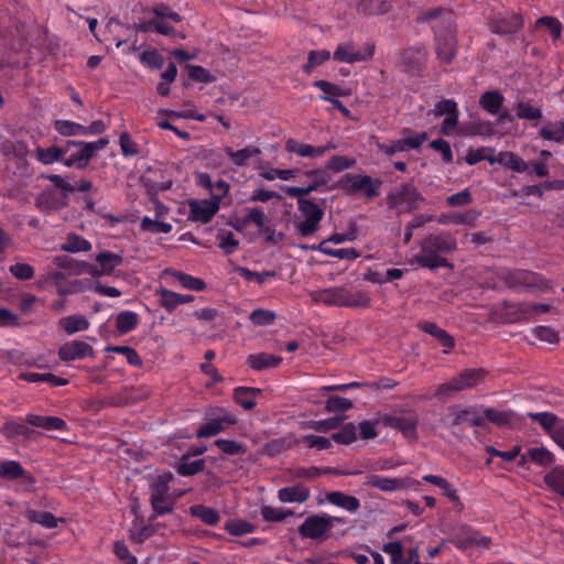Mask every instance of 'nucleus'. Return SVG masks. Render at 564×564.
I'll return each mask as SVG.
<instances>
[{"label": "nucleus", "mask_w": 564, "mask_h": 564, "mask_svg": "<svg viewBox=\"0 0 564 564\" xmlns=\"http://www.w3.org/2000/svg\"><path fill=\"white\" fill-rule=\"evenodd\" d=\"M540 135L549 141H555L557 143L564 140V121L552 122L544 126L540 130Z\"/></svg>", "instance_id": "603ef678"}, {"label": "nucleus", "mask_w": 564, "mask_h": 564, "mask_svg": "<svg viewBox=\"0 0 564 564\" xmlns=\"http://www.w3.org/2000/svg\"><path fill=\"white\" fill-rule=\"evenodd\" d=\"M90 249L91 243L76 234H69L66 242L61 246V250L66 252L89 251Z\"/></svg>", "instance_id": "864d4df0"}, {"label": "nucleus", "mask_w": 564, "mask_h": 564, "mask_svg": "<svg viewBox=\"0 0 564 564\" xmlns=\"http://www.w3.org/2000/svg\"><path fill=\"white\" fill-rule=\"evenodd\" d=\"M108 143L109 140L107 138H101L95 142L83 144L77 151L70 153L68 158L64 156L63 163L68 167L75 166L78 170H83L88 165L95 154L105 149Z\"/></svg>", "instance_id": "6e6552de"}, {"label": "nucleus", "mask_w": 564, "mask_h": 564, "mask_svg": "<svg viewBox=\"0 0 564 564\" xmlns=\"http://www.w3.org/2000/svg\"><path fill=\"white\" fill-rule=\"evenodd\" d=\"M25 518L33 523H39L47 529L57 527L58 519L48 511L26 510Z\"/></svg>", "instance_id": "a19ab883"}, {"label": "nucleus", "mask_w": 564, "mask_h": 564, "mask_svg": "<svg viewBox=\"0 0 564 564\" xmlns=\"http://www.w3.org/2000/svg\"><path fill=\"white\" fill-rule=\"evenodd\" d=\"M235 272L239 273L247 281H256L259 285L263 284L267 279L274 278L276 275V271L269 270L262 272H256L248 268L237 265L235 267Z\"/></svg>", "instance_id": "8fccbe9b"}, {"label": "nucleus", "mask_w": 564, "mask_h": 564, "mask_svg": "<svg viewBox=\"0 0 564 564\" xmlns=\"http://www.w3.org/2000/svg\"><path fill=\"white\" fill-rule=\"evenodd\" d=\"M93 355V347L82 340H73L70 343H66L58 349V357L63 361L84 359L85 357Z\"/></svg>", "instance_id": "dca6fc26"}, {"label": "nucleus", "mask_w": 564, "mask_h": 564, "mask_svg": "<svg viewBox=\"0 0 564 564\" xmlns=\"http://www.w3.org/2000/svg\"><path fill=\"white\" fill-rule=\"evenodd\" d=\"M382 183L381 178L347 173L337 183L333 184L330 188H340L348 195L362 193L370 200L380 194L379 189Z\"/></svg>", "instance_id": "f03ea898"}, {"label": "nucleus", "mask_w": 564, "mask_h": 564, "mask_svg": "<svg viewBox=\"0 0 564 564\" xmlns=\"http://www.w3.org/2000/svg\"><path fill=\"white\" fill-rule=\"evenodd\" d=\"M488 376V371L484 368H468L460 371L456 379L458 381L460 390L471 389L476 387L478 383L485 380Z\"/></svg>", "instance_id": "393cba45"}, {"label": "nucleus", "mask_w": 564, "mask_h": 564, "mask_svg": "<svg viewBox=\"0 0 564 564\" xmlns=\"http://www.w3.org/2000/svg\"><path fill=\"white\" fill-rule=\"evenodd\" d=\"M327 241L323 240L318 245H312V248H316L322 253L338 259L355 260L360 256V252L354 248L333 249L327 247Z\"/></svg>", "instance_id": "c9c22d12"}, {"label": "nucleus", "mask_w": 564, "mask_h": 564, "mask_svg": "<svg viewBox=\"0 0 564 564\" xmlns=\"http://www.w3.org/2000/svg\"><path fill=\"white\" fill-rule=\"evenodd\" d=\"M0 477L7 480L23 479L29 484L35 482V478L17 460H4L0 463Z\"/></svg>", "instance_id": "aec40b11"}, {"label": "nucleus", "mask_w": 564, "mask_h": 564, "mask_svg": "<svg viewBox=\"0 0 564 564\" xmlns=\"http://www.w3.org/2000/svg\"><path fill=\"white\" fill-rule=\"evenodd\" d=\"M499 279L511 289H524L528 291H544L547 283L541 275L527 270H507L498 274Z\"/></svg>", "instance_id": "20e7f679"}, {"label": "nucleus", "mask_w": 564, "mask_h": 564, "mask_svg": "<svg viewBox=\"0 0 564 564\" xmlns=\"http://www.w3.org/2000/svg\"><path fill=\"white\" fill-rule=\"evenodd\" d=\"M292 447V441L288 437L274 438L268 442L263 447V453L270 457L278 456L279 454Z\"/></svg>", "instance_id": "bf43d9fd"}, {"label": "nucleus", "mask_w": 564, "mask_h": 564, "mask_svg": "<svg viewBox=\"0 0 564 564\" xmlns=\"http://www.w3.org/2000/svg\"><path fill=\"white\" fill-rule=\"evenodd\" d=\"M217 238L220 240L218 247L223 249L227 256L234 253L239 247V240L235 238L231 231L219 229Z\"/></svg>", "instance_id": "13d9d810"}, {"label": "nucleus", "mask_w": 564, "mask_h": 564, "mask_svg": "<svg viewBox=\"0 0 564 564\" xmlns=\"http://www.w3.org/2000/svg\"><path fill=\"white\" fill-rule=\"evenodd\" d=\"M346 419V416H334L325 420H317V421H308L306 422V426L311 430H314L319 433H326L332 430L338 429L343 421Z\"/></svg>", "instance_id": "09e8293b"}, {"label": "nucleus", "mask_w": 564, "mask_h": 564, "mask_svg": "<svg viewBox=\"0 0 564 564\" xmlns=\"http://www.w3.org/2000/svg\"><path fill=\"white\" fill-rule=\"evenodd\" d=\"M166 273L173 275L185 289L193 291H203L206 288L205 281L199 278L175 270H166Z\"/></svg>", "instance_id": "ea45409f"}, {"label": "nucleus", "mask_w": 564, "mask_h": 564, "mask_svg": "<svg viewBox=\"0 0 564 564\" xmlns=\"http://www.w3.org/2000/svg\"><path fill=\"white\" fill-rule=\"evenodd\" d=\"M505 101L499 90H487L479 97V106L490 115H498Z\"/></svg>", "instance_id": "c85d7f7f"}, {"label": "nucleus", "mask_w": 564, "mask_h": 564, "mask_svg": "<svg viewBox=\"0 0 564 564\" xmlns=\"http://www.w3.org/2000/svg\"><path fill=\"white\" fill-rule=\"evenodd\" d=\"M381 423L387 427L400 431L410 441L417 440L419 417L414 414L409 416L384 414L381 417Z\"/></svg>", "instance_id": "9b49d317"}, {"label": "nucleus", "mask_w": 564, "mask_h": 564, "mask_svg": "<svg viewBox=\"0 0 564 564\" xmlns=\"http://www.w3.org/2000/svg\"><path fill=\"white\" fill-rule=\"evenodd\" d=\"M415 261L420 267L427 268L432 271H435L438 268H454V265L448 262L446 258H443L436 252H433V250L426 249L424 247H422L421 252L415 256Z\"/></svg>", "instance_id": "412c9836"}, {"label": "nucleus", "mask_w": 564, "mask_h": 564, "mask_svg": "<svg viewBox=\"0 0 564 564\" xmlns=\"http://www.w3.org/2000/svg\"><path fill=\"white\" fill-rule=\"evenodd\" d=\"M514 312L519 314L518 317L512 321L529 319L532 314L547 313L551 310L549 304H530V303H518L511 306Z\"/></svg>", "instance_id": "4c0bfd02"}, {"label": "nucleus", "mask_w": 564, "mask_h": 564, "mask_svg": "<svg viewBox=\"0 0 564 564\" xmlns=\"http://www.w3.org/2000/svg\"><path fill=\"white\" fill-rule=\"evenodd\" d=\"M435 53L443 64H451L457 53L456 24L448 18L442 21L435 31Z\"/></svg>", "instance_id": "7ed1b4c3"}, {"label": "nucleus", "mask_w": 564, "mask_h": 564, "mask_svg": "<svg viewBox=\"0 0 564 564\" xmlns=\"http://www.w3.org/2000/svg\"><path fill=\"white\" fill-rule=\"evenodd\" d=\"M139 317L131 311L120 312L116 317V326L120 334H127L138 326Z\"/></svg>", "instance_id": "a18cd8bd"}, {"label": "nucleus", "mask_w": 564, "mask_h": 564, "mask_svg": "<svg viewBox=\"0 0 564 564\" xmlns=\"http://www.w3.org/2000/svg\"><path fill=\"white\" fill-rule=\"evenodd\" d=\"M373 53V44H367L364 51H356L351 43L339 44L334 52V59L345 63L366 62L372 58Z\"/></svg>", "instance_id": "f8f14e48"}, {"label": "nucleus", "mask_w": 564, "mask_h": 564, "mask_svg": "<svg viewBox=\"0 0 564 564\" xmlns=\"http://www.w3.org/2000/svg\"><path fill=\"white\" fill-rule=\"evenodd\" d=\"M357 429L354 423L345 424L340 431L332 434V440L339 444L348 445L357 440Z\"/></svg>", "instance_id": "680f3d73"}, {"label": "nucleus", "mask_w": 564, "mask_h": 564, "mask_svg": "<svg viewBox=\"0 0 564 564\" xmlns=\"http://www.w3.org/2000/svg\"><path fill=\"white\" fill-rule=\"evenodd\" d=\"M98 265L90 264V275L99 278L102 275H111L115 269L123 262V258L119 253L102 251L95 256Z\"/></svg>", "instance_id": "ddd939ff"}, {"label": "nucleus", "mask_w": 564, "mask_h": 564, "mask_svg": "<svg viewBox=\"0 0 564 564\" xmlns=\"http://www.w3.org/2000/svg\"><path fill=\"white\" fill-rule=\"evenodd\" d=\"M285 150L289 153H296L301 156L318 158L323 155V150L319 147H313L311 144L300 143L294 139H289L285 142Z\"/></svg>", "instance_id": "72a5a7b5"}, {"label": "nucleus", "mask_w": 564, "mask_h": 564, "mask_svg": "<svg viewBox=\"0 0 564 564\" xmlns=\"http://www.w3.org/2000/svg\"><path fill=\"white\" fill-rule=\"evenodd\" d=\"M544 482L552 490L564 497V467H554L544 476Z\"/></svg>", "instance_id": "c03bdc74"}, {"label": "nucleus", "mask_w": 564, "mask_h": 564, "mask_svg": "<svg viewBox=\"0 0 564 564\" xmlns=\"http://www.w3.org/2000/svg\"><path fill=\"white\" fill-rule=\"evenodd\" d=\"M330 521L332 519L325 513L310 516L299 527V534L303 539L322 541L328 536V532L332 530Z\"/></svg>", "instance_id": "0eeeda50"}, {"label": "nucleus", "mask_w": 564, "mask_h": 564, "mask_svg": "<svg viewBox=\"0 0 564 564\" xmlns=\"http://www.w3.org/2000/svg\"><path fill=\"white\" fill-rule=\"evenodd\" d=\"M311 496L310 490L303 485L284 487L279 489L278 498L282 503L305 502Z\"/></svg>", "instance_id": "bb28decb"}, {"label": "nucleus", "mask_w": 564, "mask_h": 564, "mask_svg": "<svg viewBox=\"0 0 564 564\" xmlns=\"http://www.w3.org/2000/svg\"><path fill=\"white\" fill-rule=\"evenodd\" d=\"M523 25V20L519 14H510L496 18L490 22L491 32L500 35H509L519 31Z\"/></svg>", "instance_id": "6ab92c4d"}, {"label": "nucleus", "mask_w": 564, "mask_h": 564, "mask_svg": "<svg viewBox=\"0 0 564 564\" xmlns=\"http://www.w3.org/2000/svg\"><path fill=\"white\" fill-rule=\"evenodd\" d=\"M1 432L7 438H13L14 436L21 435L30 440L33 438L35 435L41 434L35 430L30 429L28 425L14 421H7L3 424Z\"/></svg>", "instance_id": "473e14b6"}, {"label": "nucleus", "mask_w": 564, "mask_h": 564, "mask_svg": "<svg viewBox=\"0 0 564 564\" xmlns=\"http://www.w3.org/2000/svg\"><path fill=\"white\" fill-rule=\"evenodd\" d=\"M444 421L449 427H455L462 424L476 427L485 426V417L476 406H468L464 409L451 406L449 413Z\"/></svg>", "instance_id": "1a4fd4ad"}, {"label": "nucleus", "mask_w": 564, "mask_h": 564, "mask_svg": "<svg viewBox=\"0 0 564 564\" xmlns=\"http://www.w3.org/2000/svg\"><path fill=\"white\" fill-rule=\"evenodd\" d=\"M417 328L434 337L444 348L445 354L449 352V350L455 347L454 337L445 329L441 328L436 323L427 321L419 322Z\"/></svg>", "instance_id": "f3484780"}, {"label": "nucleus", "mask_w": 564, "mask_h": 564, "mask_svg": "<svg viewBox=\"0 0 564 564\" xmlns=\"http://www.w3.org/2000/svg\"><path fill=\"white\" fill-rule=\"evenodd\" d=\"M422 247L433 250V252L452 253L457 248V242L449 234L430 235L422 243Z\"/></svg>", "instance_id": "a211bd4d"}, {"label": "nucleus", "mask_w": 564, "mask_h": 564, "mask_svg": "<svg viewBox=\"0 0 564 564\" xmlns=\"http://www.w3.org/2000/svg\"><path fill=\"white\" fill-rule=\"evenodd\" d=\"M189 458L181 457L178 464L175 466V469L181 476H193L205 469V459H195L188 462Z\"/></svg>", "instance_id": "49530a36"}, {"label": "nucleus", "mask_w": 564, "mask_h": 564, "mask_svg": "<svg viewBox=\"0 0 564 564\" xmlns=\"http://www.w3.org/2000/svg\"><path fill=\"white\" fill-rule=\"evenodd\" d=\"M215 445L226 455L236 456L243 455L248 448L245 444L234 440L218 438L215 441Z\"/></svg>", "instance_id": "6e6d98bb"}, {"label": "nucleus", "mask_w": 564, "mask_h": 564, "mask_svg": "<svg viewBox=\"0 0 564 564\" xmlns=\"http://www.w3.org/2000/svg\"><path fill=\"white\" fill-rule=\"evenodd\" d=\"M382 551L390 555L391 564H405L403 546H402L401 542L394 541V542L386 543L382 546Z\"/></svg>", "instance_id": "774afa93"}, {"label": "nucleus", "mask_w": 564, "mask_h": 564, "mask_svg": "<svg viewBox=\"0 0 564 564\" xmlns=\"http://www.w3.org/2000/svg\"><path fill=\"white\" fill-rule=\"evenodd\" d=\"M314 302L325 305L344 306L351 308H365L370 305V297L366 292H352L346 288L337 286L312 293Z\"/></svg>", "instance_id": "f257e3e1"}, {"label": "nucleus", "mask_w": 564, "mask_h": 564, "mask_svg": "<svg viewBox=\"0 0 564 564\" xmlns=\"http://www.w3.org/2000/svg\"><path fill=\"white\" fill-rule=\"evenodd\" d=\"M53 263L61 269L67 270L70 274L79 275L87 273L90 275V263L77 261L66 254L56 256L53 259Z\"/></svg>", "instance_id": "b1692460"}, {"label": "nucleus", "mask_w": 564, "mask_h": 564, "mask_svg": "<svg viewBox=\"0 0 564 564\" xmlns=\"http://www.w3.org/2000/svg\"><path fill=\"white\" fill-rule=\"evenodd\" d=\"M480 216V212L477 210V209H469L465 213H460V214H452V215H446V214H442L438 216V219L437 221L440 224H455V225H470L473 226L476 220L478 219V217Z\"/></svg>", "instance_id": "2f4dec72"}, {"label": "nucleus", "mask_w": 564, "mask_h": 564, "mask_svg": "<svg viewBox=\"0 0 564 564\" xmlns=\"http://www.w3.org/2000/svg\"><path fill=\"white\" fill-rule=\"evenodd\" d=\"M59 326L68 334H75L86 330L89 327V321L83 315H69L59 319Z\"/></svg>", "instance_id": "58836bf2"}, {"label": "nucleus", "mask_w": 564, "mask_h": 564, "mask_svg": "<svg viewBox=\"0 0 564 564\" xmlns=\"http://www.w3.org/2000/svg\"><path fill=\"white\" fill-rule=\"evenodd\" d=\"M528 416L539 423L550 435L564 421L551 412L528 413Z\"/></svg>", "instance_id": "79ce46f5"}, {"label": "nucleus", "mask_w": 564, "mask_h": 564, "mask_svg": "<svg viewBox=\"0 0 564 564\" xmlns=\"http://www.w3.org/2000/svg\"><path fill=\"white\" fill-rule=\"evenodd\" d=\"M494 128L488 121L475 120L462 122L458 126V135L474 137V135H492Z\"/></svg>", "instance_id": "cd10ccee"}, {"label": "nucleus", "mask_w": 564, "mask_h": 564, "mask_svg": "<svg viewBox=\"0 0 564 564\" xmlns=\"http://www.w3.org/2000/svg\"><path fill=\"white\" fill-rule=\"evenodd\" d=\"M498 163L512 171L522 173L529 170V163L523 161L518 154L509 151L498 154Z\"/></svg>", "instance_id": "e433bc0d"}, {"label": "nucleus", "mask_w": 564, "mask_h": 564, "mask_svg": "<svg viewBox=\"0 0 564 564\" xmlns=\"http://www.w3.org/2000/svg\"><path fill=\"white\" fill-rule=\"evenodd\" d=\"M188 220L199 221L202 224L209 223L218 212L217 204L209 203L208 199H192L188 202Z\"/></svg>", "instance_id": "2eb2a0df"}, {"label": "nucleus", "mask_w": 564, "mask_h": 564, "mask_svg": "<svg viewBox=\"0 0 564 564\" xmlns=\"http://www.w3.org/2000/svg\"><path fill=\"white\" fill-rule=\"evenodd\" d=\"M189 512L193 517L200 519L208 525H215L219 521V513L215 509L204 505L192 506Z\"/></svg>", "instance_id": "37998d69"}, {"label": "nucleus", "mask_w": 564, "mask_h": 564, "mask_svg": "<svg viewBox=\"0 0 564 564\" xmlns=\"http://www.w3.org/2000/svg\"><path fill=\"white\" fill-rule=\"evenodd\" d=\"M66 155V149H59L56 145L50 148L39 147L35 151V158L44 165L53 164L54 162H63Z\"/></svg>", "instance_id": "f704fd0d"}, {"label": "nucleus", "mask_w": 564, "mask_h": 564, "mask_svg": "<svg viewBox=\"0 0 564 564\" xmlns=\"http://www.w3.org/2000/svg\"><path fill=\"white\" fill-rule=\"evenodd\" d=\"M261 516L264 521L267 522H281L285 520L288 517H291L294 514L291 510H284L280 508H273L270 506H263L261 508Z\"/></svg>", "instance_id": "e2e57ef3"}, {"label": "nucleus", "mask_w": 564, "mask_h": 564, "mask_svg": "<svg viewBox=\"0 0 564 564\" xmlns=\"http://www.w3.org/2000/svg\"><path fill=\"white\" fill-rule=\"evenodd\" d=\"M225 152L236 165L243 166L251 156L260 154L261 151L257 147H247L237 151L226 148Z\"/></svg>", "instance_id": "de8ad7c7"}, {"label": "nucleus", "mask_w": 564, "mask_h": 564, "mask_svg": "<svg viewBox=\"0 0 564 564\" xmlns=\"http://www.w3.org/2000/svg\"><path fill=\"white\" fill-rule=\"evenodd\" d=\"M225 530L235 536H241L254 531V525L242 519H231L225 523Z\"/></svg>", "instance_id": "5fc2aeb1"}, {"label": "nucleus", "mask_w": 564, "mask_h": 564, "mask_svg": "<svg viewBox=\"0 0 564 564\" xmlns=\"http://www.w3.org/2000/svg\"><path fill=\"white\" fill-rule=\"evenodd\" d=\"M352 408V402L349 399L330 395L325 401V410L329 413H343Z\"/></svg>", "instance_id": "69168bd1"}, {"label": "nucleus", "mask_w": 564, "mask_h": 564, "mask_svg": "<svg viewBox=\"0 0 564 564\" xmlns=\"http://www.w3.org/2000/svg\"><path fill=\"white\" fill-rule=\"evenodd\" d=\"M516 116L519 119L534 121L542 118V111L540 108L531 106L528 101L519 100L514 107Z\"/></svg>", "instance_id": "3c124183"}, {"label": "nucleus", "mask_w": 564, "mask_h": 564, "mask_svg": "<svg viewBox=\"0 0 564 564\" xmlns=\"http://www.w3.org/2000/svg\"><path fill=\"white\" fill-rule=\"evenodd\" d=\"M476 535H479V533L471 527L460 524L454 529L453 536L449 542L460 550H466L474 545L476 542Z\"/></svg>", "instance_id": "5701e85b"}, {"label": "nucleus", "mask_w": 564, "mask_h": 564, "mask_svg": "<svg viewBox=\"0 0 564 564\" xmlns=\"http://www.w3.org/2000/svg\"><path fill=\"white\" fill-rule=\"evenodd\" d=\"M357 161L355 158H348L345 155H334L326 163V169L338 173L344 170L354 167Z\"/></svg>", "instance_id": "338daca9"}, {"label": "nucleus", "mask_w": 564, "mask_h": 564, "mask_svg": "<svg viewBox=\"0 0 564 564\" xmlns=\"http://www.w3.org/2000/svg\"><path fill=\"white\" fill-rule=\"evenodd\" d=\"M365 484L382 491L391 492L412 485H417L419 481L411 478H388L372 474L367 477Z\"/></svg>", "instance_id": "4468645a"}, {"label": "nucleus", "mask_w": 564, "mask_h": 564, "mask_svg": "<svg viewBox=\"0 0 564 564\" xmlns=\"http://www.w3.org/2000/svg\"><path fill=\"white\" fill-rule=\"evenodd\" d=\"M429 53L424 47H408L401 54V68L402 72L411 75L419 76L427 61Z\"/></svg>", "instance_id": "9d476101"}, {"label": "nucleus", "mask_w": 564, "mask_h": 564, "mask_svg": "<svg viewBox=\"0 0 564 564\" xmlns=\"http://www.w3.org/2000/svg\"><path fill=\"white\" fill-rule=\"evenodd\" d=\"M529 459L540 466H549L554 462V455L544 447L528 449Z\"/></svg>", "instance_id": "0e129e2a"}, {"label": "nucleus", "mask_w": 564, "mask_h": 564, "mask_svg": "<svg viewBox=\"0 0 564 564\" xmlns=\"http://www.w3.org/2000/svg\"><path fill=\"white\" fill-rule=\"evenodd\" d=\"M185 68L187 70L189 80L205 84L213 83L216 80V77L212 75L203 66L187 64Z\"/></svg>", "instance_id": "052dcab7"}, {"label": "nucleus", "mask_w": 564, "mask_h": 564, "mask_svg": "<svg viewBox=\"0 0 564 564\" xmlns=\"http://www.w3.org/2000/svg\"><path fill=\"white\" fill-rule=\"evenodd\" d=\"M54 129L63 137L84 135L85 126L69 120H55Z\"/></svg>", "instance_id": "4d7b16f0"}, {"label": "nucleus", "mask_w": 564, "mask_h": 564, "mask_svg": "<svg viewBox=\"0 0 564 564\" xmlns=\"http://www.w3.org/2000/svg\"><path fill=\"white\" fill-rule=\"evenodd\" d=\"M281 362V357L265 352L249 355L246 359V364L256 371L276 368Z\"/></svg>", "instance_id": "a878e982"}, {"label": "nucleus", "mask_w": 564, "mask_h": 564, "mask_svg": "<svg viewBox=\"0 0 564 564\" xmlns=\"http://www.w3.org/2000/svg\"><path fill=\"white\" fill-rule=\"evenodd\" d=\"M326 499L329 503L349 512H356L360 508V501L355 496L346 495L341 491L328 492Z\"/></svg>", "instance_id": "c756f323"}, {"label": "nucleus", "mask_w": 564, "mask_h": 564, "mask_svg": "<svg viewBox=\"0 0 564 564\" xmlns=\"http://www.w3.org/2000/svg\"><path fill=\"white\" fill-rule=\"evenodd\" d=\"M35 205L42 210L59 209L67 205V199L56 198V192L53 188H46L35 199Z\"/></svg>", "instance_id": "7c9ffc66"}, {"label": "nucleus", "mask_w": 564, "mask_h": 564, "mask_svg": "<svg viewBox=\"0 0 564 564\" xmlns=\"http://www.w3.org/2000/svg\"><path fill=\"white\" fill-rule=\"evenodd\" d=\"M424 200V196L419 192L413 182L401 183L393 187L387 195V203L390 209H395L404 204L406 212H413L417 209L420 203Z\"/></svg>", "instance_id": "39448f33"}, {"label": "nucleus", "mask_w": 564, "mask_h": 564, "mask_svg": "<svg viewBox=\"0 0 564 564\" xmlns=\"http://www.w3.org/2000/svg\"><path fill=\"white\" fill-rule=\"evenodd\" d=\"M297 208L305 218L297 225V230L303 237L315 234L324 217L323 209L312 199H300Z\"/></svg>", "instance_id": "423d86ee"}, {"label": "nucleus", "mask_w": 564, "mask_h": 564, "mask_svg": "<svg viewBox=\"0 0 564 564\" xmlns=\"http://www.w3.org/2000/svg\"><path fill=\"white\" fill-rule=\"evenodd\" d=\"M174 476L172 473H163L158 475L150 484L151 497L150 503L158 506L156 502L162 501V497L169 495V484L173 480Z\"/></svg>", "instance_id": "4be33fe9"}]
</instances>
